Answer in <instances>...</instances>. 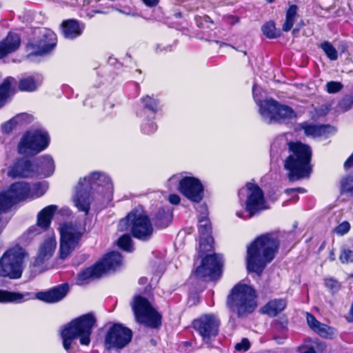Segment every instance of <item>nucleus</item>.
Wrapping results in <instances>:
<instances>
[{"label": "nucleus", "instance_id": "20e7f679", "mask_svg": "<svg viewBox=\"0 0 353 353\" xmlns=\"http://www.w3.org/2000/svg\"><path fill=\"white\" fill-rule=\"evenodd\" d=\"M95 322L93 314L89 313L75 319L66 325L61 332L64 349L70 353L72 343L75 339H79L81 345H88Z\"/></svg>", "mask_w": 353, "mask_h": 353}, {"label": "nucleus", "instance_id": "f3484780", "mask_svg": "<svg viewBox=\"0 0 353 353\" xmlns=\"http://www.w3.org/2000/svg\"><path fill=\"white\" fill-rule=\"evenodd\" d=\"M39 39L30 42L28 46L36 54L42 55L52 51L57 45L55 33L47 28L39 30Z\"/></svg>", "mask_w": 353, "mask_h": 353}, {"label": "nucleus", "instance_id": "a211bd4d", "mask_svg": "<svg viewBox=\"0 0 353 353\" xmlns=\"http://www.w3.org/2000/svg\"><path fill=\"white\" fill-rule=\"evenodd\" d=\"M181 194L193 202L199 203L203 197V186L201 181L194 177L183 178L179 185Z\"/></svg>", "mask_w": 353, "mask_h": 353}, {"label": "nucleus", "instance_id": "052dcab7", "mask_svg": "<svg viewBox=\"0 0 353 353\" xmlns=\"http://www.w3.org/2000/svg\"><path fill=\"white\" fill-rule=\"evenodd\" d=\"M298 192L303 193V192H305V189H303L302 188H290V189L285 190V192L287 194H290L291 192Z\"/></svg>", "mask_w": 353, "mask_h": 353}, {"label": "nucleus", "instance_id": "58836bf2", "mask_svg": "<svg viewBox=\"0 0 353 353\" xmlns=\"http://www.w3.org/2000/svg\"><path fill=\"white\" fill-rule=\"evenodd\" d=\"M48 189V185L44 183H36L32 186L30 185V199L39 198L43 195Z\"/></svg>", "mask_w": 353, "mask_h": 353}, {"label": "nucleus", "instance_id": "aec40b11", "mask_svg": "<svg viewBox=\"0 0 353 353\" xmlns=\"http://www.w3.org/2000/svg\"><path fill=\"white\" fill-rule=\"evenodd\" d=\"M3 192L13 205L19 201L30 199V184L23 181L16 182Z\"/></svg>", "mask_w": 353, "mask_h": 353}, {"label": "nucleus", "instance_id": "cd10ccee", "mask_svg": "<svg viewBox=\"0 0 353 353\" xmlns=\"http://www.w3.org/2000/svg\"><path fill=\"white\" fill-rule=\"evenodd\" d=\"M20 37L17 34H9L6 38L0 43V59L7 54L14 52L19 47Z\"/></svg>", "mask_w": 353, "mask_h": 353}, {"label": "nucleus", "instance_id": "9b49d317", "mask_svg": "<svg viewBox=\"0 0 353 353\" xmlns=\"http://www.w3.org/2000/svg\"><path fill=\"white\" fill-rule=\"evenodd\" d=\"M84 230L70 222L64 223L59 226L60 249L61 259H66L78 247Z\"/></svg>", "mask_w": 353, "mask_h": 353}, {"label": "nucleus", "instance_id": "f03ea898", "mask_svg": "<svg viewBox=\"0 0 353 353\" xmlns=\"http://www.w3.org/2000/svg\"><path fill=\"white\" fill-rule=\"evenodd\" d=\"M279 247L276 234L266 233L257 237L247 249V268L260 275L275 257Z\"/></svg>", "mask_w": 353, "mask_h": 353}, {"label": "nucleus", "instance_id": "0eeeda50", "mask_svg": "<svg viewBox=\"0 0 353 353\" xmlns=\"http://www.w3.org/2000/svg\"><path fill=\"white\" fill-rule=\"evenodd\" d=\"M130 227L132 236L141 241L149 240L153 234V227L148 215L142 208L133 210L119 223V230L123 231Z\"/></svg>", "mask_w": 353, "mask_h": 353}, {"label": "nucleus", "instance_id": "412c9836", "mask_svg": "<svg viewBox=\"0 0 353 353\" xmlns=\"http://www.w3.org/2000/svg\"><path fill=\"white\" fill-rule=\"evenodd\" d=\"M68 290V285L65 283L53 288L48 291L38 292L35 296L37 299L46 303H53L63 299L66 296Z\"/></svg>", "mask_w": 353, "mask_h": 353}, {"label": "nucleus", "instance_id": "1a4fd4ad", "mask_svg": "<svg viewBox=\"0 0 353 353\" xmlns=\"http://www.w3.org/2000/svg\"><path fill=\"white\" fill-rule=\"evenodd\" d=\"M246 194L245 209L248 212L246 216H243L242 212H237L236 216L244 219H250L258 212L268 209L263 190L259 186L253 183H248L245 188L239 190V196Z\"/></svg>", "mask_w": 353, "mask_h": 353}, {"label": "nucleus", "instance_id": "a18cd8bd", "mask_svg": "<svg viewBox=\"0 0 353 353\" xmlns=\"http://www.w3.org/2000/svg\"><path fill=\"white\" fill-rule=\"evenodd\" d=\"M353 106V97L345 96L339 103V108L343 112L347 111Z\"/></svg>", "mask_w": 353, "mask_h": 353}, {"label": "nucleus", "instance_id": "e2e57ef3", "mask_svg": "<svg viewBox=\"0 0 353 353\" xmlns=\"http://www.w3.org/2000/svg\"><path fill=\"white\" fill-rule=\"evenodd\" d=\"M148 282V279L146 277H141L139 280V283L141 285H145Z\"/></svg>", "mask_w": 353, "mask_h": 353}, {"label": "nucleus", "instance_id": "4c0bfd02", "mask_svg": "<svg viewBox=\"0 0 353 353\" xmlns=\"http://www.w3.org/2000/svg\"><path fill=\"white\" fill-rule=\"evenodd\" d=\"M288 338L287 327L281 323H277L274 327L273 339L278 344H283L285 339Z\"/></svg>", "mask_w": 353, "mask_h": 353}, {"label": "nucleus", "instance_id": "39448f33", "mask_svg": "<svg viewBox=\"0 0 353 353\" xmlns=\"http://www.w3.org/2000/svg\"><path fill=\"white\" fill-rule=\"evenodd\" d=\"M257 87L253 85L254 99L259 105V114L264 122L272 123H285L296 118L293 109L288 105H282L273 99L259 100L256 97Z\"/></svg>", "mask_w": 353, "mask_h": 353}, {"label": "nucleus", "instance_id": "f704fd0d", "mask_svg": "<svg viewBox=\"0 0 353 353\" xmlns=\"http://www.w3.org/2000/svg\"><path fill=\"white\" fill-rule=\"evenodd\" d=\"M141 100L143 105L144 110H140L137 113L138 116H139L140 117H143L145 114V110H148L151 112L152 117L154 118V115L158 111V101L148 95L142 97Z\"/></svg>", "mask_w": 353, "mask_h": 353}, {"label": "nucleus", "instance_id": "6e6552de", "mask_svg": "<svg viewBox=\"0 0 353 353\" xmlns=\"http://www.w3.org/2000/svg\"><path fill=\"white\" fill-rule=\"evenodd\" d=\"M26 250L17 245L8 249L0 258V276L10 279L21 277Z\"/></svg>", "mask_w": 353, "mask_h": 353}, {"label": "nucleus", "instance_id": "49530a36", "mask_svg": "<svg viewBox=\"0 0 353 353\" xmlns=\"http://www.w3.org/2000/svg\"><path fill=\"white\" fill-rule=\"evenodd\" d=\"M339 259L343 263L353 262V251L350 249H344L341 251Z\"/></svg>", "mask_w": 353, "mask_h": 353}, {"label": "nucleus", "instance_id": "4be33fe9", "mask_svg": "<svg viewBox=\"0 0 353 353\" xmlns=\"http://www.w3.org/2000/svg\"><path fill=\"white\" fill-rule=\"evenodd\" d=\"M57 247L56 239L54 236L48 237L40 245L37 256L34 261V266L39 267L46 261L49 260Z\"/></svg>", "mask_w": 353, "mask_h": 353}, {"label": "nucleus", "instance_id": "0e129e2a", "mask_svg": "<svg viewBox=\"0 0 353 353\" xmlns=\"http://www.w3.org/2000/svg\"><path fill=\"white\" fill-rule=\"evenodd\" d=\"M303 353H316V351L314 350V348L311 347V348H309L307 349L305 352H304Z\"/></svg>", "mask_w": 353, "mask_h": 353}, {"label": "nucleus", "instance_id": "09e8293b", "mask_svg": "<svg viewBox=\"0 0 353 353\" xmlns=\"http://www.w3.org/2000/svg\"><path fill=\"white\" fill-rule=\"evenodd\" d=\"M343 88V85L340 82L330 81L326 84V90L328 93H336Z\"/></svg>", "mask_w": 353, "mask_h": 353}, {"label": "nucleus", "instance_id": "3c124183", "mask_svg": "<svg viewBox=\"0 0 353 353\" xmlns=\"http://www.w3.org/2000/svg\"><path fill=\"white\" fill-rule=\"evenodd\" d=\"M17 124L13 118L4 123L1 126V131L5 134H9L17 127Z\"/></svg>", "mask_w": 353, "mask_h": 353}, {"label": "nucleus", "instance_id": "2f4dec72", "mask_svg": "<svg viewBox=\"0 0 353 353\" xmlns=\"http://www.w3.org/2000/svg\"><path fill=\"white\" fill-rule=\"evenodd\" d=\"M41 84V79L39 77H26L21 78L18 83L19 90L23 92H34Z\"/></svg>", "mask_w": 353, "mask_h": 353}, {"label": "nucleus", "instance_id": "680f3d73", "mask_svg": "<svg viewBox=\"0 0 353 353\" xmlns=\"http://www.w3.org/2000/svg\"><path fill=\"white\" fill-rule=\"evenodd\" d=\"M37 234V232H36V228H30V229L28 230V235H31V236H32V235H34V234Z\"/></svg>", "mask_w": 353, "mask_h": 353}, {"label": "nucleus", "instance_id": "bb28decb", "mask_svg": "<svg viewBox=\"0 0 353 353\" xmlns=\"http://www.w3.org/2000/svg\"><path fill=\"white\" fill-rule=\"evenodd\" d=\"M33 299V295L30 292H10L0 290V303H21Z\"/></svg>", "mask_w": 353, "mask_h": 353}, {"label": "nucleus", "instance_id": "c03bdc74", "mask_svg": "<svg viewBox=\"0 0 353 353\" xmlns=\"http://www.w3.org/2000/svg\"><path fill=\"white\" fill-rule=\"evenodd\" d=\"M12 206V205L6 194L3 192H0V214L6 212Z\"/></svg>", "mask_w": 353, "mask_h": 353}, {"label": "nucleus", "instance_id": "5fc2aeb1", "mask_svg": "<svg viewBox=\"0 0 353 353\" xmlns=\"http://www.w3.org/2000/svg\"><path fill=\"white\" fill-rule=\"evenodd\" d=\"M250 347V343L248 339L244 338L241 340V342L237 343L235 345V350L239 352H246Z\"/></svg>", "mask_w": 353, "mask_h": 353}, {"label": "nucleus", "instance_id": "7c9ffc66", "mask_svg": "<svg viewBox=\"0 0 353 353\" xmlns=\"http://www.w3.org/2000/svg\"><path fill=\"white\" fill-rule=\"evenodd\" d=\"M57 210V206L55 205L44 208L37 216V225L43 229L48 228Z\"/></svg>", "mask_w": 353, "mask_h": 353}, {"label": "nucleus", "instance_id": "393cba45", "mask_svg": "<svg viewBox=\"0 0 353 353\" xmlns=\"http://www.w3.org/2000/svg\"><path fill=\"white\" fill-rule=\"evenodd\" d=\"M84 28V24L75 19L65 20L61 24L62 33L65 38L69 39L79 37Z\"/></svg>", "mask_w": 353, "mask_h": 353}, {"label": "nucleus", "instance_id": "ddd939ff", "mask_svg": "<svg viewBox=\"0 0 353 353\" xmlns=\"http://www.w3.org/2000/svg\"><path fill=\"white\" fill-rule=\"evenodd\" d=\"M223 257L220 254L207 255L203 259L201 265L194 272V274L201 279L209 278L210 280L219 279L222 273Z\"/></svg>", "mask_w": 353, "mask_h": 353}, {"label": "nucleus", "instance_id": "c85d7f7f", "mask_svg": "<svg viewBox=\"0 0 353 353\" xmlns=\"http://www.w3.org/2000/svg\"><path fill=\"white\" fill-rule=\"evenodd\" d=\"M103 270L97 263L81 271L77 276V283L79 285L87 283L90 279H97L103 275Z\"/></svg>", "mask_w": 353, "mask_h": 353}, {"label": "nucleus", "instance_id": "2eb2a0df", "mask_svg": "<svg viewBox=\"0 0 353 353\" xmlns=\"http://www.w3.org/2000/svg\"><path fill=\"white\" fill-rule=\"evenodd\" d=\"M219 320L213 314H205L193 321V327L204 343H210L212 337L219 333Z\"/></svg>", "mask_w": 353, "mask_h": 353}, {"label": "nucleus", "instance_id": "c756f323", "mask_svg": "<svg viewBox=\"0 0 353 353\" xmlns=\"http://www.w3.org/2000/svg\"><path fill=\"white\" fill-rule=\"evenodd\" d=\"M307 322L309 327L322 337L327 338L332 334V329L319 322L312 314H306Z\"/></svg>", "mask_w": 353, "mask_h": 353}, {"label": "nucleus", "instance_id": "8fccbe9b", "mask_svg": "<svg viewBox=\"0 0 353 353\" xmlns=\"http://www.w3.org/2000/svg\"><path fill=\"white\" fill-rule=\"evenodd\" d=\"M17 125L28 123L32 121V117L26 113H21L13 117Z\"/></svg>", "mask_w": 353, "mask_h": 353}, {"label": "nucleus", "instance_id": "ea45409f", "mask_svg": "<svg viewBox=\"0 0 353 353\" xmlns=\"http://www.w3.org/2000/svg\"><path fill=\"white\" fill-rule=\"evenodd\" d=\"M262 32L269 39L277 38L280 36V31L275 27L273 21L265 23L261 28Z\"/></svg>", "mask_w": 353, "mask_h": 353}, {"label": "nucleus", "instance_id": "a19ab883", "mask_svg": "<svg viewBox=\"0 0 353 353\" xmlns=\"http://www.w3.org/2000/svg\"><path fill=\"white\" fill-rule=\"evenodd\" d=\"M321 48L332 61H335L338 58V52L336 48L329 41H324L321 44Z\"/></svg>", "mask_w": 353, "mask_h": 353}, {"label": "nucleus", "instance_id": "72a5a7b5", "mask_svg": "<svg viewBox=\"0 0 353 353\" xmlns=\"http://www.w3.org/2000/svg\"><path fill=\"white\" fill-rule=\"evenodd\" d=\"M172 220V212L169 209H161L153 218V223L157 228L163 229L170 225Z\"/></svg>", "mask_w": 353, "mask_h": 353}, {"label": "nucleus", "instance_id": "f257e3e1", "mask_svg": "<svg viewBox=\"0 0 353 353\" xmlns=\"http://www.w3.org/2000/svg\"><path fill=\"white\" fill-rule=\"evenodd\" d=\"M286 152H288L289 155L285 160L284 168L288 171L290 181H294L309 177L312 172L311 148L299 141H288L283 135L276 137L271 145L272 159L277 161Z\"/></svg>", "mask_w": 353, "mask_h": 353}, {"label": "nucleus", "instance_id": "f8f14e48", "mask_svg": "<svg viewBox=\"0 0 353 353\" xmlns=\"http://www.w3.org/2000/svg\"><path fill=\"white\" fill-rule=\"evenodd\" d=\"M49 141L48 134L43 130L28 131L19 143V153L26 155L37 154L48 147Z\"/></svg>", "mask_w": 353, "mask_h": 353}, {"label": "nucleus", "instance_id": "de8ad7c7", "mask_svg": "<svg viewBox=\"0 0 353 353\" xmlns=\"http://www.w3.org/2000/svg\"><path fill=\"white\" fill-rule=\"evenodd\" d=\"M157 129V125L152 122L148 121L142 124L141 130L144 134H150L154 133Z\"/></svg>", "mask_w": 353, "mask_h": 353}, {"label": "nucleus", "instance_id": "13d9d810", "mask_svg": "<svg viewBox=\"0 0 353 353\" xmlns=\"http://www.w3.org/2000/svg\"><path fill=\"white\" fill-rule=\"evenodd\" d=\"M142 1L145 6L152 8L156 6L159 0H142Z\"/></svg>", "mask_w": 353, "mask_h": 353}, {"label": "nucleus", "instance_id": "5701e85b", "mask_svg": "<svg viewBox=\"0 0 353 353\" xmlns=\"http://www.w3.org/2000/svg\"><path fill=\"white\" fill-rule=\"evenodd\" d=\"M32 165L34 169V176L48 177L54 173V163L49 155L38 158Z\"/></svg>", "mask_w": 353, "mask_h": 353}, {"label": "nucleus", "instance_id": "603ef678", "mask_svg": "<svg viewBox=\"0 0 353 353\" xmlns=\"http://www.w3.org/2000/svg\"><path fill=\"white\" fill-rule=\"evenodd\" d=\"M325 286L332 292L338 291L340 289L341 285L336 280L329 278L325 279Z\"/></svg>", "mask_w": 353, "mask_h": 353}, {"label": "nucleus", "instance_id": "338daca9", "mask_svg": "<svg viewBox=\"0 0 353 353\" xmlns=\"http://www.w3.org/2000/svg\"><path fill=\"white\" fill-rule=\"evenodd\" d=\"M266 1H268V3H272L274 1V0H265Z\"/></svg>", "mask_w": 353, "mask_h": 353}, {"label": "nucleus", "instance_id": "a878e982", "mask_svg": "<svg viewBox=\"0 0 353 353\" xmlns=\"http://www.w3.org/2000/svg\"><path fill=\"white\" fill-rule=\"evenodd\" d=\"M97 264L100 265V269L103 270V274H105L119 268L122 265V256L118 252H112L105 255Z\"/></svg>", "mask_w": 353, "mask_h": 353}, {"label": "nucleus", "instance_id": "37998d69", "mask_svg": "<svg viewBox=\"0 0 353 353\" xmlns=\"http://www.w3.org/2000/svg\"><path fill=\"white\" fill-rule=\"evenodd\" d=\"M341 189L342 192L353 196V176H347L341 179Z\"/></svg>", "mask_w": 353, "mask_h": 353}, {"label": "nucleus", "instance_id": "6ab92c4d", "mask_svg": "<svg viewBox=\"0 0 353 353\" xmlns=\"http://www.w3.org/2000/svg\"><path fill=\"white\" fill-rule=\"evenodd\" d=\"M8 176L12 179L32 177L34 176L33 165L27 159H17L10 166Z\"/></svg>", "mask_w": 353, "mask_h": 353}, {"label": "nucleus", "instance_id": "7ed1b4c3", "mask_svg": "<svg viewBox=\"0 0 353 353\" xmlns=\"http://www.w3.org/2000/svg\"><path fill=\"white\" fill-rule=\"evenodd\" d=\"M99 186L103 188L101 194L106 195L108 198L112 196L113 184L110 178L105 174L93 172L89 176L79 180L72 199L79 211L84 212L85 215L89 213L92 201V194L94 190L97 191Z\"/></svg>", "mask_w": 353, "mask_h": 353}, {"label": "nucleus", "instance_id": "79ce46f5", "mask_svg": "<svg viewBox=\"0 0 353 353\" xmlns=\"http://www.w3.org/2000/svg\"><path fill=\"white\" fill-rule=\"evenodd\" d=\"M117 245L125 251L132 252L133 250L132 241L130 236L128 234L122 235L118 239Z\"/></svg>", "mask_w": 353, "mask_h": 353}, {"label": "nucleus", "instance_id": "4468645a", "mask_svg": "<svg viewBox=\"0 0 353 353\" xmlns=\"http://www.w3.org/2000/svg\"><path fill=\"white\" fill-rule=\"evenodd\" d=\"M132 332L120 323H114L108 330L105 343L108 350L122 349L132 340Z\"/></svg>", "mask_w": 353, "mask_h": 353}, {"label": "nucleus", "instance_id": "c9c22d12", "mask_svg": "<svg viewBox=\"0 0 353 353\" xmlns=\"http://www.w3.org/2000/svg\"><path fill=\"white\" fill-rule=\"evenodd\" d=\"M15 83L16 80L14 78L8 77L0 84V108L3 107L6 103L10 87Z\"/></svg>", "mask_w": 353, "mask_h": 353}, {"label": "nucleus", "instance_id": "9d476101", "mask_svg": "<svg viewBox=\"0 0 353 353\" xmlns=\"http://www.w3.org/2000/svg\"><path fill=\"white\" fill-rule=\"evenodd\" d=\"M132 308L138 323L151 328H157L161 325V316L147 299L140 295L135 296L132 303Z\"/></svg>", "mask_w": 353, "mask_h": 353}, {"label": "nucleus", "instance_id": "864d4df0", "mask_svg": "<svg viewBox=\"0 0 353 353\" xmlns=\"http://www.w3.org/2000/svg\"><path fill=\"white\" fill-rule=\"evenodd\" d=\"M350 229V225L347 221H343L335 228L334 232L339 235H344L347 233Z\"/></svg>", "mask_w": 353, "mask_h": 353}, {"label": "nucleus", "instance_id": "4d7b16f0", "mask_svg": "<svg viewBox=\"0 0 353 353\" xmlns=\"http://www.w3.org/2000/svg\"><path fill=\"white\" fill-rule=\"evenodd\" d=\"M180 197L179 195L176 194H170L169 196V201L172 203V204H174V205H177L180 202Z\"/></svg>", "mask_w": 353, "mask_h": 353}, {"label": "nucleus", "instance_id": "6e6d98bb", "mask_svg": "<svg viewBox=\"0 0 353 353\" xmlns=\"http://www.w3.org/2000/svg\"><path fill=\"white\" fill-rule=\"evenodd\" d=\"M195 21H196V25L201 28L205 27V23H212V21H211L210 18L207 15H204L203 17L196 16L195 17Z\"/></svg>", "mask_w": 353, "mask_h": 353}, {"label": "nucleus", "instance_id": "69168bd1", "mask_svg": "<svg viewBox=\"0 0 353 353\" xmlns=\"http://www.w3.org/2000/svg\"><path fill=\"white\" fill-rule=\"evenodd\" d=\"M183 343H184V345H186V346L190 345V342H188V341L184 342Z\"/></svg>", "mask_w": 353, "mask_h": 353}, {"label": "nucleus", "instance_id": "bf43d9fd", "mask_svg": "<svg viewBox=\"0 0 353 353\" xmlns=\"http://www.w3.org/2000/svg\"><path fill=\"white\" fill-rule=\"evenodd\" d=\"M353 166V153L351 156L345 161L344 163V168L347 169Z\"/></svg>", "mask_w": 353, "mask_h": 353}, {"label": "nucleus", "instance_id": "dca6fc26", "mask_svg": "<svg viewBox=\"0 0 353 353\" xmlns=\"http://www.w3.org/2000/svg\"><path fill=\"white\" fill-rule=\"evenodd\" d=\"M201 214L199 216V249L208 251L212 248L214 242L211 236V224L208 218V212L206 206H200Z\"/></svg>", "mask_w": 353, "mask_h": 353}, {"label": "nucleus", "instance_id": "423d86ee", "mask_svg": "<svg viewBox=\"0 0 353 353\" xmlns=\"http://www.w3.org/2000/svg\"><path fill=\"white\" fill-rule=\"evenodd\" d=\"M256 305L255 291L247 285H236L227 299V306L239 317L252 313Z\"/></svg>", "mask_w": 353, "mask_h": 353}, {"label": "nucleus", "instance_id": "e433bc0d", "mask_svg": "<svg viewBox=\"0 0 353 353\" xmlns=\"http://www.w3.org/2000/svg\"><path fill=\"white\" fill-rule=\"evenodd\" d=\"M297 10L298 7L296 5H292L288 8L286 12L285 21L283 25L284 32H288L292 29L297 14Z\"/></svg>", "mask_w": 353, "mask_h": 353}, {"label": "nucleus", "instance_id": "473e14b6", "mask_svg": "<svg viewBox=\"0 0 353 353\" xmlns=\"http://www.w3.org/2000/svg\"><path fill=\"white\" fill-rule=\"evenodd\" d=\"M286 307L284 299H274L269 301L263 308L262 312L270 316H275L282 312Z\"/></svg>", "mask_w": 353, "mask_h": 353}, {"label": "nucleus", "instance_id": "b1692460", "mask_svg": "<svg viewBox=\"0 0 353 353\" xmlns=\"http://www.w3.org/2000/svg\"><path fill=\"white\" fill-rule=\"evenodd\" d=\"M299 126L304 130L306 136L313 137H327L335 132L334 128L330 125H314L305 122L301 123Z\"/></svg>", "mask_w": 353, "mask_h": 353}]
</instances>
